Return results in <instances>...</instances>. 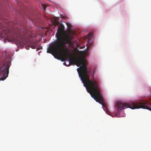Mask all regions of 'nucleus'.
<instances>
[{
    "label": "nucleus",
    "instance_id": "nucleus-1",
    "mask_svg": "<svg viewBox=\"0 0 151 151\" xmlns=\"http://www.w3.org/2000/svg\"><path fill=\"white\" fill-rule=\"evenodd\" d=\"M69 54L70 58L68 59L70 63L76 65L78 67H80L77 69L79 76L86 88L87 91L90 93L92 98L104 106V100L100 93L99 90L100 87L99 84L95 81L90 80L88 73L91 71V70H88L85 60L81 58L72 56ZM69 57V56L68 57Z\"/></svg>",
    "mask_w": 151,
    "mask_h": 151
},
{
    "label": "nucleus",
    "instance_id": "nucleus-2",
    "mask_svg": "<svg viewBox=\"0 0 151 151\" xmlns=\"http://www.w3.org/2000/svg\"><path fill=\"white\" fill-rule=\"evenodd\" d=\"M64 29L65 27L62 24L58 26L56 34L57 40L50 46L48 50L50 53L61 57L63 61L67 60L68 57L70 56L65 45L71 44L73 39L70 35L66 34Z\"/></svg>",
    "mask_w": 151,
    "mask_h": 151
},
{
    "label": "nucleus",
    "instance_id": "nucleus-3",
    "mask_svg": "<svg viewBox=\"0 0 151 151\" xmlns=\"http://www.w3.org/2000/svg\"><path fill=\"white\" fill-rule=\"evenodd\" d=\"M142 108L151 111V104L147 101H141L136 102V109Z\"/></svg>",
    "mask_w": 151,
    "mask_h": 151
},
{
    "label": "nucleus",
    "instance_id": "nucleus-4",
    "mask_svg": "<svg viewBox=\"0 0 151 151\" xmlns=\"http://www.w3.org/2000/svg\"><path fill=\"white\" fill-rule=\"evenodd\" d=\"M9 67H2L0 69V81L4 80L8 74Z\"/></svg>",
    "mask_w": 151,
    "mask_h": 151
},
{
    "label": "nucleus",
    "instance_id": "nucleus-5",
    "mask_svg": "<svg viewBox=\"0 0 151 151\" xmlns=\"http://www.w3.org/2000/svg\"><path fill=\"white\" fill-rule=\"evenodd\" d=\"M66 24L67 26V34L70 35L72 33V25L69 22L66 23Z\"/></svg>",
    "mask_w": 151,
    "mask_h": 151
},
{
    "label": "nucleus",
    "instance_id": "nucleus-6",
    "mask_svg": "<svg viewBox=\"0 0 151 151\" xmlns=\"http://www.w3.org/2000/svg\"><path fill=\"white\" fill-rule=\"evenodd\" d=\"M95 73V71H94L93 72V74H92V78L93 79V80H92V81H95L96 82L98 83L99 84L98 82H97L95 80H94V73ZM91 80L92 81V80ZM99 86H100V89H101V88H100V85H99ZM100 90L99 91H100ZM100 93L101 94V93ZM101 96H102V95H101ZM102 98L103 100H104V99H103V98L102 97ZM103 104H104V106H102L103 107H104L105 106V104L104 103V102H103Z\"/></svg>",
    "mask_w": 151,
    "mask_h": 151
},
{
    "label": "nucleus",
    "instance_id": "nucleus-7",
    "mask_svg": "<svg viewBox=\"0 0 151 151\" xmlns=\"http://www.w3.org/2000/svg\"><path fill=\"white\" fill-rule=\"evenodd\" d=\"M37 46V43L36 42H33L30 45V47L32 49H35Z\"/></svg>",
    "mask_w": 151,
    "mask_h": 151
},
{
    "label": "nucleus",
    "instance_id": "nucleus-8",
    "mask_svg": "<svg viewBox=\"0 0 151 151\" xmlns=\"http://www.w3.org/2000/svg\"><path fill=\"white\" fill-rule=\"evenodd\" d=\"M25 47L27 50H29V47L28 46H26Z\"/></svg>",
    "mask_w": 151,
    "mask_h": 151
},
{
    "label": "nucleus",
    "instance_id": "nucleus-9",
    "mask_svg": "<svg viewBox=\"0 0 151 151\" xmlns=\"http://www.w3.org/2000/svg\"><path fill=\"white\" fill-rule=\"evenodd\" d=\"M55 25H57L58 24V23L57 22H55Z\"/></svg>",
    "mask_w": 151,
    "mask_h": 151
},
{
    "label": "nucleus",
    "instance_id": "nucleus-10",
    "mask_svg": "<svg viewBox=\"0 0 151 151\" xmlns=\"http://www.w3.org/2000/svg\"><path fill=\"white\" fill-rule=\"evenodd\" d=\"M45 8H46V7L44 6V7H43V9H45Z\"/></svg>",
    "mask_w": 151,
    "mask_h": 151
},
{
    "label": "nucleus",
    "instance_id": "nucleus-11",
    "mask_svg": "<svg viewBox=\"0 0 151 151\" xmlns=\"http://www.w3.org/2000/svg\"><path fill=\"white\" fill-rule=\"evenodd\" d=\"M90 36H91V35H89V36H88V37H90Z\"/></svg>",
    "mask_w": 151,
    "mask_h": 151
},
{
    "label": "nucleus",
    "instance_id": "nucleus-12",
    "mask_svg": "<svg viewBox=\"0 0 151 151\" xmlns=\"http://www.w3.org/2000/svg\"><path fill=\"white\" fill-rule=\"evenodd\" d=\"M65 63H63V64H64V65H65Z\"/></svg>",
    "mask_w": 151,
    "mask_h": 151
}]
</instances>
